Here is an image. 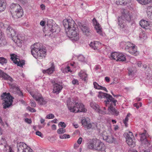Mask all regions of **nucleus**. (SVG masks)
Returning a JSON list of instances; mask_svg holds the SVG:
<instances>
[{
    "mask_svg": "<svg viewBox=\"0 0 152 152\" xmlns=\"http://www.w3.org/2000/svg\"><path fill=\"white\" fill-rule=\"evenodd\" d=\"M8 148H9V152H14L12 150V148L7 144H6L4 145V147L3 149L4 151L5 152H6Z\"/></svg>",
    "mask_w": 152,
    "mask_h": 152,
    "instance_id": "ea45409f",
    "label": "nucleus"
},
{
    "mask_svg": "<svg viewBox=\"0 0 152 152\" xmlns=\"http://www.w3.org/2000/svg\"><path fill=\"white\" fill-rule=\"evenodd\" d=\"M72 83L74 85H77L79 84L78 80L77 79H74L72 81Z\"/></svg>",
    "mask_w": 152,
    "mask_h": 152,
    "instance_id": "6e6d98bb",
    "label": "nucleus"
},
{
    "mask_svg": "<svg viewBox=\"0 0 152 152\" xmlns=\"http://www.w3.org/2000/svg\"><path fill=\"white\" fill-rule=\"evenodd\" d=\"M82 138L81 137H80L77 140V143L80 145L82 142Z\"/></svg>",
    "mask_w": 152,
    "mask_h": 152,
    "instance_id": "052dcab7",
    "label": "nucleus"
},
{
    "mask_svg": "<svg viewBox=\"0 0 152 152\" xmlns=\"http://www.w3.org/2000/svg\"><path fill=\"white\" fill-rule=\"evenodd\" d=\"M120 46L131 54L136 55L137 53V47L135 45L130 42H122L120 43Z\"/></svg>",
    "mask_w": 152,
    "mask_h": 152,
    "instance_id": "423d86ee",
    "label": "nucleus"
},
{
    "mask_svg": "<svg viewBox=\"0 0 152 152\" xmlns=\"http://www.w3.org/2000/svg\"><path fill=\"white\" fill-rule=\"evenodd\" d=\"M48 22L47 25L49 27V30L52 33L56 32V31H59L60 30V28L58 26H53L52 25H50Z\"/></svg>",
    "mask_w": 152,
    "mask_h": 152,
    "instance_id": "5701e85b",
    "label": "nucleus"
},
{
    "mask_svg": "<svg viewBox=\"0 0 152 152\" xmlns=\"http://www.w3.org/2000/svg\"><path fill=\"white\" fill-rule=\"evenodd\" d=\"M1 99L4 102V108L5 109L9 107L12 104L13 97L11 96L10 93H3L1 96Z\"/></svg>",
    "mask_w": 152,
    "mask_h": 152,
    "instance_id": "1a4fd4ad",
    "label": "nucleus"
},
{
    "mask_svg": "<svg viewBox=\"0 0 152 152\" xmlns=\"http://www.w3.org/2000/svg\"><path fill=\"white\" fill-rule=\"evenodd\" d=\"M105 80L107 82H109L110 81V78L108 77H105Z\"/></svg>",
    "mask_w": 152,
    "mask_h": 152,
    "instance_id": "69168bd1",
    "label": "nucleus"
},
{
    "mask_svg": "<svg viewBox=\"0 0 152 152\" xmlns=\"http://www.w3.org/2000/svg\"><path fill=\"white\" fill-rule=\"evenodd\" d=\"M51 128L53 130H55L56 128V125L55 124H53Z\"/></svg>",
    "mask_w": 152,
    "mask_h": 152,
    "instance_id": "338daca9",
    "label": "nucleus"
},
{
    "mask_svg": "<svg viewBox=\"0 0 152 152\" xmlns=\"http://www.w3.org/2000/svg\"><path fill=\"white\" fill-rule=\"evenodd\" d=\"M62 71L64 73H68V72H72V71L70 70V66H68L65 68L62 69Z\"/></svg>",
    "mask_w": 152,
    "mask_h": 152,
    "instance_id": "37998d69",
    "label": "nucleus"
},
{
    "mask_svg": "<svg viewBox=\"0 0 152 152\" xmlns=\"http://www.w3.org/2000/svg\"><path fill=\"white\" fill-rule=\"evenodd\" d=\"M131 20V17L129 12L127 13H123L122 16L119 17L118 18V25L120 26L121 29H122L123 31H125L128 30V27L125 22L126 21L129 22Z\"/></svg>",
    "mask_w": 152,
    "mask_h": 152,
    "instance_id": "39448f33",
    "label": "nucleus"
},
{
    "mask_svg": "<svg viewBox=\"0 0 152 152\" xmlns=\"http://www.w3.org/2000/svg\"><path fill=\"white\" fill-rule=\"evenodd\" d=\"M27 109L31 112H35L36 111V110L34 108H32L29 106L27 107Z\"/></svg>",
    "mask_w": 152,
    "mask_h": 152,
    "instance_id": "8fccbe9b",
    "label": "nucleus"
},
{
    "mask_svg": "<svg viewBox=\"0 0 152 152\" xmlns=\"http://www.w3.org/2000/svg\"><path fill=\"white\" fill-rule=\"evenodd\" d=\"M126 60V58L125 55L123 53H119L117 59V61H124Z\"/></svg>",
    "mask_w": 152,
    "mask_h": 152,
    "instance_id": "7c9ffc66",
    "label": "nucleus"
},
{
    "mask_svg": "<svg viewBox=\"0 0 152 152\" xmlns=\"http://www.w3.org/2000/svg\"><path fill=\"white\" fill-rule=\"evenodd\" d=\"M54 71L55 66L53 64L51 67L48 69H47V70H43L42 71V72L44 74L47 73L50 75L53 73Z\"/></svg>",
    "mask_w": 152,
    "mask_h": 152,
    "instance_id": "393cba45",
    "label": "nucleus"
},
{
    "mask_svg": "<svg viewBox=\"0 0 152 152\" xmlns=\"http://www.w3.org/2000/svg\"><path fill=\"white\" fill-rule=\"evenodd\" d=\"M139 4L142 5H146L152 2V0H136Z\"/></svg>",
    "mask_w": 152,
    "mask_h": 152,
    "instance_id": "2f4dec72",
    "label": "nucleus"
},
{
    "mask_svg": "<svg viewBox=\"0 0 152 152\" xmlns=\"http://www.w3.org/2000/svg\"><path fill=\"white\" fill-rule=\"evenodd\" d=\"M90 119L88 118H83L81 120V123L85 127L87 126L88 123H90Z\"/></svg>",
    "mask_w": 152,
    "mask_h": 152,
    "instance_id": "473e14b6",
    "label": "nucleus"
},
{
    "mask_svg": "<svg viewBox=\"0 0 152 152\" xmlns=\"http://www.w3.org/2000/svg\"><path fill=\"white\" fill-rule=\"evenodd\" d=\"M140 24L141 26L144 28L148 29L150 27V23L145 20H141L140 21Z\"/></svg>",
    "mask_w": 152,
    "mask_h": 152,
    "instance_id": "b1692460",
    "label": "nucleus"
},
{
    "mask_svg": "<svg viewBox=\"0 0 152 152\" xmlns=\"http://www.w3.org/2000/svg\"><path fill=\"white\" fill-rule=\"evenodd\" d=\"M102 134L103 139L109 143H115V139L114 137L111 135L108 136L106 132H104Z\"/></svg>",
    "mask_w": 152,
    "mask_h": 152,
    "instance_id": "dca6fc26",
    "label": "nucleus"
},
{
    "mask_svg": "<svg viewBox=\"0 0 152 152\" xmlns=\"http://www.w3.org/2000/svg\"><path fill=\"white\" fill-rule=\"evenodd\" d=\"M120 53L114 52L111 53L110 58L111 59L115 60L117 61V59Z\"/></svg>",
    "mask_w": 152,
    "mask_h": 152,
    "instance_id": "c756f323",
    "label": "nucleus"
},
{
    "mask_svg": "<svg viewBox=\"0 0 152 152\" xmlns=\"http://www.w3.org/2000/svg\"><path fill=\"white\" fill-rule=\"evenodd\" d=\"M11 59L13 62L18 66H22L25 64V61L24 60L20 61V59L17 58L16 55L13 54L10 55Z\"/></svg>",
    "mask_w": 152,
    "mask_h": 152,
    "instance_id": "2eb2a0df",
    "label": "nucleus"
},
{
    "mask_svg": "<svg viewBox=\"0 0 152 152\" xmlns=\"http://www.w3.org/2000/svg\"><path fill=\"white\" fill-rule=\"evenodd\" d=\"M36 134L37 135L40 137L42 138L43 137V135L39 131H37L36 132Z\"/></svg>",
    "mask_w": 152,
    "mask_h": 152,
    "instance_id": "864d4df0",
    "label": "nucleus"
},
{
    "mask_svg": "<svg viewBox=\"0 0 152 152\" xmlns=\"http://www.w3.org/2000/svg\"><path fill=\"white\" fill-rule=\"evenodd\" d=\"M126 140L129 146L131 147H133L135 146V144L134 138H128V139H126Z\"/></svg>",
    "mask_w": 152,
    "mask_h": 152,
    "instance_id": "a878e982",
    "label": "nucleus"
},
{
    "mask_svg": "<svg viewBox=\"0 0 152 152\" xmlns=\"http://www.w3.org/2000/svg\"><path fill=\"white\" fill-rule=\"evenodd\" d=\"M70 137L69 135H67L66 134H64L63 135H61L59 136V138L61 139L69 138H70Z\"/></svg>",
    "mask_w": 152,
    "mask_h": 152,
    "instance_id": "49530a36",
    "label": "nucleus"
},
{
    "mask_svg": "<svg viewBox=\"0 0 152 152\" xmlns=\"http://www.w3.org/2000/svg\"><path fill=\"white\" fill-rule=\"evenodd\" d=\"M78 98L74 97L71 101L70 98L66 100V106L68 110L71 112L77 113L79 112H86L87 110L84 107V105L78 102Z\"/></svg>",
    "mask_w": 152,
    "mask_h": 152,
    "instance_id": "f03ea898",
    "label": "nucleus"
},
{
    "mask_svg": "<svg viewBox=\"0 0 152 152\" xmlns=\"http://www.w3.org/2000/svg\"><path fill=\"white\" fill-rule=\"evenodd\" d=\"M134 107H136L137 109H138L140 107V106L138 105V103L134 104Z\"/></svg>",
    "mask_w": 152,
    "mask_h": 152,
    "instance_id": "774afa93",
    "label": "nucleus"
},
{
    "mask_svg": "<svg viewBox=\"0 0 152 152\" xmlns=\"http://www.w3.org/2000/svg\"><path fill=\"white\" fill-rule=\"evenodd\" d=\"M6 8L5 3L2 0H0V12L4 10Z\"/></svg>",
    "mask_w": 152,
    "mask_h": 152,
    "instance_id": "72a5a7b5",
    "label": "nucleus"
},
{
    "mask_svg": "<svg viewBox=\"0 0 152 152\" xmlns=\"http://www.w3.org/2000/svg\"><path fill=\"white\" fill-rule=\"evenodd\" d=\"M97 139H90L88 141L87 146L88 148L91 149H94L95 145L96 144Z\"/></svg>",
    "mask_w": 152,
    "mask_h": 152,
    "instance_id": "f3484780",
    "label": "nucleus"
},
{
    "mask_svg": "<svg viewBox=\"0 0 152 152\" xmlns=\"http://www.w3.org/2000/svg\"><path fill=\"white\" fill-rule=\"evenodd\" d=\"M80 28L82 30L83 34L86 36H88L91 34L89 29L85 24H81L79 25Z\"/></svg>",
    "mask_w": 152,
    "mask_h": 152,
    "instance_id": "a211bd4d",
    "label": "nucleus"
},
{
    "mask_svg": "<svg viewBox=\"0 0 152 152\" xmlns=\"http://www.w3.org/2000/svg\"><path fill=\"white\" fill-rule=\"evenodd\" d=\"M80 144L78 143H75V144L74 146V148L75 149H77L79 147Z\"/></svg>",
    "mask_w": 152,
    "mask_h": 152,
    "instance_id": "680f3d73",
    "label": "nucleus"
},
{
    "mask_svg": "<svg viewBox=\"0 0 152 152\" xmlns=\"http://www.w3.org/2000/svg\"><path fill=\"white\" fill-rule=\"evenodd\" d=\"M96 124L94 123H88L87 126L85 127L88 129H90L91 128L93 129L96 126Z\"/></svg>",
    "mask_w": 152,
    "mask_h": 152,
    "instance_id": "58836bf2",
    "label": "nucleus"
},
{
    "mask_svg": "<svg viewBox=\"0 0 152 152\" xmlns=\"http://www.w3.org/2000/svg\"><path fill=\"white\" fill-rule=\"evenodd\" d=\"M7 62V59L3 57H0V63L2 65H4L6 64Z\"/></svg>",
    "mask_w": 152,
    "mask_h": 152,
    "instance_id": "c03bdc74",
    "label": "nucleus"
},
{
    "mask_svg": "<svg viewBox=\"0 0 152 152\" xmlns=\"http://www.w3.org/2000/svg\"><path fill=\"white\" fill-rule=\"evenodd\" d=\"M97 96L100 99L103 98L106 99V100L104 101L105 105L106 106H109L108 111L109 112L110 111L111 112L112 114L116 116L119 115V112L114 107L116 105L117 101L113 98L111 95L99 91L98 92Z\"/></svg>",
    "mask_w": 152,
    "mask_h": 152,
    "instance_id": "f257e3e1",
    "label": "nucleus"
},
{
    "mask_svg": "<svg viewBox=\"0 0 152 152\" xmlns=\"http://www.w3.org/2000/svg\"><path fill=\"white\" fill-rule=\"evenodd\" d=\"M124 135L126 136V139H128V138H134V135L132 132H126L124 133Z\"/></svg>",
    "mask_w": 152,
    "mask_h": 152,
    "instance_id": "f704fd0d",
    "label": "nucleus"
},
{
    "mask_svg": "<svg viewBox=\"0 0 152 152\" xmlns=\"http://www.w3.org/2000/svg\"><path fill=\"white\" fill-rule=\"evenodd\" d=\"M54 117V115L52 114H49L47 115L46 117V119H53Z\"/></svg>",
    "mask_w": 152,
    "mask_h": 152,
    "instance_id": "09e8293b",
    "label": "nucleus"
},
{
    "mask_svg": "<svg viewBox=\"0 0 152 152\" xmlns=\"http://www.w3.org/2000/svg\"><path fill=\"white\" fill-rule=\"evenodd\" d=\"M8 148H9V152H14L12 150V148L7 144H6L4 145V147L3 149L4 151L5 152H6Z\"/></svg>",
    "mask_w": 152,
    "mask_h": 152,
    "instance_id": "a19ab883",
    "label": "nucleus"
},
{
    "mask_svg": "<svg viewBox=\"0 0 152 152\" xmlns=\"http://www.w3.org/2000/svg\"><path fill=\"white\" fill-rule=\"evenodd\" d=\"M18 152H34L33 150L24 142L17 144Z\"/></svg>",
    "mask_w": 152,
    "mask_h": 152,
    "instance_id": "f8f14e48",
    "label": "nucleus"
},
{
    "mask_svg": "<svg viewBox=\"0 0 152 152\" xmlns=\"http://www.w3.org/2000/svg\"><path fill=\"white\" fill-rule=\"evenodd\" d=\"M146 12L148 17L150 19H152V6L147 7Z\"/></svg>",
    "mask_w": 152,
    "mask_h": 152,
    "instance_id": "c85d7f7f",
    "label": "nucleus"
},
{
    "mask_svg": "<svg viewBox=\"0 0 152 152\" xmlns=\"http://www.w3.org/2000/svg\"><path fill=\"white\" fill-rule=\"evenodd\" d=\"M63 23L65 32L77 26L74 21L71 18L64 19Z\"/></svg>",
    "mask_w": 152,
    "mask_h": 152,
    "instance_id": "9d476101",
    "label": "nucleus"
},
{
    "mask_svg": "<svg viewBox=\"0 0 152 152\" xmlns=\"http://www.w3.org/2000/svg\"><path fill=\"white\" fill-rule=\"evenodd\" d=\"M145 37V34L143 32H141L140 34V38L144 39Z\"/></svg>",
    "mask_w": 152,
    "mask_h": 152,
    "instance_id": "bf43d9fd",
    "label": "nucleus"
},
{
    "mask_svg": "<svg viewBox=\"0 0 152 152\" xmlns=\"http://www.w3.org/2000/svg\"><path fill=\"white\" fill-rule=\"evenodd\" d=\"M131 115L130 113L128 114L126 116L125 119L123 120V123L127 127L128 126V122L129 120V117Z\"/></svg>",
    "mask_w": 152,
    "mask_h": 152,
    "instance_id": "79ce46f5",
    "label": "nucleus"
},
{
    "mask_svg": "<svg viewBox=\"0 0 152 152\" xmlns=\"http://www.w3.org/2000/svg\"><path fill=\"white\" fill-rule=\"evenodd\" d=\"M78 75L82 81L87 82L88 80V75L84 71L81 70L78 73Z\"/></svg>",
    "mask_w": 152,
    "mask_h": 152,
    "instance_id": "aec40b11",
    "label": "nucleus"
},
{
    "mask_svg": "<svg viewBox=\"0 0 152 152\" xmlns=\"http://www.w3.org/2000/svg\"><path fill=\"white\" fill-rule=\"evenodd\" d=\"M89 45L92 48L95 50H98L102 46L101 43L98 41L91 42Z\"/></svg>",
    "mask_w": 152,
    "mask_h": 152,
    "instance_id": "6ab92c4d",
    "label": "nucleus"
},
{
    "mask_svg": "<svg viewBox=\"0 0 152 152\" xmlns=\"http://www.w3.org/2000/svg\"><path fill=\"white\" fill-rule=\"evenodd\" d=\"M11 9L14 10L13 17L16 18L21 17L23 15V10L19 4L12 3L11 5Z\"/></svg>",
    "mask_w": 152,
    "mask_h": 152,
    "instance_id": "0eeeda50",
    "label": "nucleus"
},
{
    "mask_svg": "<svg viewBox=\"0 0 152 152\" xmlns=\"http://www.w3.org/2000/svg\"><path fill=\"white\" fill-rule=\"evenodd\" d=\"M92 22L97 33L100 35L103 36L104 33L102 31V29L101 26L95 18L93 19Z\"/></svg>",
    "mask_w": 152,
    "mask_h": 152,
    "instance_id": "4468645a",
    "label": "nucleus"
},
{
    "mask_svg": "<svg viewBox=\"0 0 152 152\" xmlns=\"http://www.w3.org/2000/svg\"><path fill=\"white\" fill-rule=\"evenodd\" d=\"M93 85L94 88L96 89L99 90H102L107 92V89L104 87H102L99 85L96 82H94L93 83Z\"/></svg>",
    "mask_w": 152,
    "mask_h": 152,
    "instance_id": "bb28decb",
    "label": "nucleus"
},
{
    "mask_svg": "<svg viewBox=\"0 0 152 152\" xmlns=\"http://www.w3.org/2000/svg\"><path fill=\"white\" fill-rule=\"evenodd\" d=\"M30 48L32 55L36 58L42 59L46 55V49L40 43H36L32 45Z\"/></svg>",
    "mask_w": 152,
    "mask_h": 152,
    "instance_id": "7ed1b4c3",
    "label": "nucleus"
},
{
    "mask_svg": "<svg viewBox=\"0 0 152 152\" xmlns=\"http://www.w3.org/2000/svg\"><path fill=\"white\" fill-rule=\"evenodd\" d=\"M4 27L7 28L10 25V23L7 21H5L4 22Z\"/></svg>",
    "mask_w": 152,
    "mask_h": 152,
    "instance_id": "603ef678",
    "label": "nucleus"
},
{
    "mask_svg": "<svg viewBox=\"0 0 152 152\" xmlns=\"http://www.w3.org/2000/svg\"><path fill=\"white\" fill-rule=\"evenodd\" d=\"M125 2V0H118V1H116V4L118 5H121Z\"/></svg>",
    "mask_w": 152,
    "mask_h": 152,
    "instance_id": "de8ad7c7",
    "label": "nucleus"
},
{
    "mask_svg": "<svg viewBox=\"0 0 152 152\" xmlns=\"http://www.w3.org/2000/svg\"><path fill=\"white\" fill-rule=\"evenodd\" d=\"M30 93L40 105H44L47 103V99L44 98L41 94H34V93L32 91L30 92Z\"/></svg>",
    "mask_w": 152,
    "mask_h": 152,
    "instance_id": "ddd939ff",
    "label": "nucleus"
},
{
    "mask_svg": "<svg viewBox=\"0 0 152 152\" xmlns=\"http://www.w3.org/2000/svg\"><path fill=\"white\" fill-rule=\"evenodd\" d=\"M66 132V130L63 128H59L57 131V133L59 134H64Z\"/></svg>",
    "mask_w": 152,
    "mask_h": 152,
    "instance_id": "a18cd8bd",
    "label": "nucleus"
},
{
    "mask_svg": "<svg viewBox=\"0 0 152 152\" xmlns=\"http://www.w3.org/2000/svg\"><path fill=\"white\" fill-rule=\"evenodd\" d=\"M101 68V66L100 65H96L94 67V69L96 70H98L100 69Z\"/></svg>",
    "mask_w": 152,
    "mask_h": 152,
    "instance_id": "e2e57ef3",
    "label": "nucleus"
},
{
    "mask_svg": "<svg viewBox=\"0 0 152 152\" xmlns=\"http://www.w3.org/2000/svg\"><path fill=\"white\" fill-rule=\"evenodd\" d=\"M63 88L62 85L56 83L53 85V92L58 94L60 92Z\"/></svg>",
    "mask_w": 152,
    "mask_h": 152,
    "instance_id": "412c9836",
    "label": "nucleus"
},
{
    "mask_svg": "<svg viewBox=\"0 0 152 152\" xmlns=\"http://www.w3.org/2000/svg\"><path fill=\"white\" fill-rule=\"evenodd\" d=\"M40 24L42 26H44L45 25V21L43 20H42L40 21Z\"/></svg>",
    "mask_w": 152,
    "mask_h": 152,
    "instance_id": "0e129e2a",
    "label": "nucleus"
},
{
    "mask_svg": "<svg viewBox=\"0 0 152 152\" xmlns=\"http://www.w3.org/2000/svg\"><path fill=\"white\" fill-rule=\"evenodd\" d=\"M31 105V107H35L36 106V103L33 101H31L30 102Z\"/></svg>",
    "mask_w": 152,
    "mask_h": 152,
    "instance_id": "13d9d810",
    "label": "nucleus"
},
{
    "mask_svg": "<svg viewBox=\"0 0 152 152\" xmlns=\"http://www.w3.org/2000/svg\"><path fill=\"white\" fill-rule=\"evenodd\" d=\"M101 142H102L101 141H100L99 140L97 139L96 144L95 145V146L94 148V150H96V148H97L98 147V145H98V143H99V144L100 143H101Z\"/></svg>",
    "mask_w": 152,
    "mask_h": 152,
    "instance_id": "3c124183",
    "label": "nucleus"
},
{
    "mask_svg": "<svg viewBox=\"0 0 152 152\" xmlns=\"http://www.w3.org/2000/svg\"><path fill=\"white\" fill-rule=\"evenodd\" d=\"M0 77L2 78L4 80H9L10 82H12L13 81V79L10 76L3 71H2L0 74Z\"/></svg>",
    "mask_w": 152,
    "mask_h": 152,
    "instance_id": "4be33fe9",
    "label": "nucleus"
},
{
    "mask_svg": "<svg viewBox=\"0 0 152 152\" xmlns=\"http://www.w3.org/2000/svg\"><path fill=\"white\" fill-rule=\"evenodd\" d=\"M90 106L99 114H111V112L110 111V112L109 111H106V108L105 107H102L101 109H100L99 105L93 102H91Z\"/></svg>",
    "mask_w": 152,
    "mask_h": 152,
    "instance_id": "9b49d317",
    "label": "nucleus"
},
{
    "mask_svg": "<svg viewBox=\"0 0 152 152\" xmlns=\"http://www.w3.org/2000/svg\"><path fill=\"white\" fill-rule=\"evenodd\" d=\"M147 135L146 131L144 130V132L141 134L140 135V137L141 140L142 141L145 140V141H147V140L146 139V137Z\"/></svg>",
    "mask_w": 152,
    "mask_h": 152,
    "instance_id": "4c0bfd02",
    "label": "nucleus"
},
{
    "mask_svg": "<svg viewBox=\"0 0 152 152\" xmlns=\"http://www.w3.org/2000/svg\"><path fill=\"white\" fill-rule=\"evenodd\" d=\"M13 90L15 91L16 93L20 96L23 97V93L22 91L20 90V88L18 87H15L14 88Z\"/></svg>",
    "mask_w": 152,
    "mask_h": 152,
    "instance_id": "c9c22d12",
    "label": "nucleus"
},
{
    "mask_svg": "<svg viewBox=\"0 0 152 152\" xmlns=\"http://www.w3.org/2000/svg\"><path fill=\"white\" fill-rule=\"evenodd\" d=\"M80 31L78 29L77 26L72 28L65 33L67 36L69 38L75 41H77L79 39V34Z\"/></svg>",
    "mask_w": 152,
    "mask_h": 152,
    "instance_id": "6e6552de",
    "label": "nucleus"
},
{
    "mask_svg": "<svg viewBox=\"0 0 152 152\" xmlns=\"http://www.w3.org/2000/svg\"><path fill=\"white\" fill-rule=\"evenodd\" d=\"M7 33L8 37L12 38L13 41L19 47L21 46L22 42L24 39L20 34L14 29L11 26L7 28Z\"/></svg>",
    "mask_w": 152,
    "mask_h": 152,
    "instance_id": "20e7f679",
    "label": "nucleus"
},
{
    "mask_svg": "<svg viewBox=\"0 0 152 152\" xmlns=\"http://www.w3.org/2000/svg\"><path fill=\"white\" fill-rule=\"evenodd\" d=\"M6 43L5 40L2 37V33L1 30H0V47L5 44Z\"/></svg>",
    "mask_w": 152,
    "mask_h": 152,
    "instance_id": "e433bc0d",
    "label": "nucleus"
},
{
    "mask_svg": "<svg viewBox=\"0 0 152 152\" xmlns=\"http://www.w3.org/2000/svg\"><path fill=\"white\" fill-rule=\"evenodd\" d=\"M58 125L63 128H65L66 126L65 124L63 122H60L58 124Z\"/></svg>",
    "mask_w": 152,
    "mask_h": 152,
    "instance_id": "5fc2aeb1",
    "label": "nucleus"
},
{
    "mask_svg": "<svg viewBox=\"0 0 152 152\" xmlns=\"http://www.w3.org/2000/svg\"><path fill=\"white\" fill-rule=\"evenodd\" d=\"M98 147L96 148V150L97 151H104L105 150V145L102 142L101 143L99 144L98 143Z\"/></svg>",
    "mask_w": 152,
    "mask_h": 152,
    "instance_id": "cd10ccee",
    "label": "nucleus"
},
{
    "mask_svg": "<svg viewBox=\"0 0 152 152\" xmlns=\"http://www.w3.org/2000/svg\"><path fill=\"white\" fill-rule=\"evenodd\" d=\"M25 121L28 124H30L32 122L31 120L28 118H25Z\"/></svg>",
    "mask_w": 152,
    "mask_h": 152,
    "instance_id": "4d7b16f0",
    "label": "nucleus"
}]
</instances>
